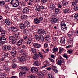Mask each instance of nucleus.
Instances as JSON below:
<instances>
[{
    "label": "nucleus",
    "mask_w": 78,
    "mask_h": 78,
    "mask_svg": "<svg viewBox=\"0 0 78 78\" xmlns=\"http://www.w3.org/2000/svg\"><path fill=\"white\" fill-rule=\"evenodd\" d=\"M36 11H39L41 10V7L39 6H37L35 9Z\"/></svg>",
    "instance_id": "4c0bfd02"
},
{
    "label": "nucleus",
    "mask_w": 78,
    "mask_h": 78,
    "mask_svg": "<svg viewBox=\"0 0 78 78\" xmlns=\"http://www.w3.org/2000/svg\"><path fill=\"white\" fill-rule=\"evenodd\" d=\"M49 78H55L54 76L51 74H49L48 75Z\"/></svg>",
    "instance_id": "09e8293b"
},
{
    "label": "nucleus",
    "mask_w": 78,
    "mask_h": 78,
    "mask_svg": "<svg viewBox=\"0 0 78 78\" xmlns=\"http://www.w3.org/2000/svg\"><path fill=\"white\" fill-rule=\"evenodd\" d=\"M49 59L52 62H54V60L53 59H52L51 58H49Z\"/></svg>",
    "instance_id": "4d7b16f0"
},
{
    "label": "nucleus",
    "mask_w": 78,
    "mask_h": 78,
    "mask_svg": "<svg viewBox=\"0 0 78 78\" xmlns=\"http://www.w3.org/2000/svg\"><path fill=\"white\" fill-rule=\"evenodd\" d=\"M74 10L75 11H78V4L74 6Z\"/></svg>",
    "instance_id": "2f4dec72"
},
{
    "label": "nucleus",
    "mask_w": 78,
    "mask_h": 78,
    "mask_svg": "<svg viewBox=\"0 0 78 78\" xmlns=\"http://www.w3.org/2000/svg\"><path fill=\"white\" fill-rule=\"evenodd\" d=\"M38 54H34V55L33 58L34 59H38V58H39V56L40 58H41L42 59L43 58L44 56H43V54L41 52H39Z\"/></svg>",
    "instance_id": "7ed1b4c3"
},
{
    "label": "nucleus",
    "mask_w": 78,
    "mask_h": 78,
    "mask_svg": "<svg viewBox=\"0 0 78 78\" xmlns=\"http://www.w3.org/2000/svg\"><path fill=\"white\" fill-rule=\"evenodd\" d=\"M44 71H41L40 73V75L41 76H43L44 75Z\"/></svg>",
    "instance_id": "680f3d73"
},
{
    "label": "nucleus",
    "mask_w": 78,
    "mask_h": 78,
    "mask_svg": "<svg viewBox=\"0 0 78 78\" xmlns=\"http://www.w3.org/2000/svg\"><path fill=\"white\" fill-rule=\"evenodd\" d=\"M7 48L9 50H11V47L10 45L8 46L7 47Z\"/></svg>",
    "instance_id": "8fccbe9b"
},
{
    "label": "nucleus",
    "mask_w": 78,
    "mask_h": 78,
    "mask_svg": "<svg viewBox=\"0 0 78 78\" xmlns=\"http://www.w3.org/2000/svg\"><path fill=\"white\" fill-rule=\"evenodd\" d=\"M20 53H23L24 56H26V52L25 51L23 50H21L20 51Z\"/></svg>",
    "instance_id": "473e14b6"
},
{
    "label": "nucleus",
    "mask_w": 78,
    "mask_h": 78,
    "mask_svg": "<svg viewBox=\"0 0 78 78\" xmlns=\"http://www.w3.org/2000/svg\"><path fill=\"white\" fill-rule=\"evenodd\" d=\"M32 71L34 73H36L38 72V69L36 67H32L31 69Z\"/></svg>",
    "instance_id": "ddd939ff"
},
{
    "label": "nucleus",
    "mask_w": 78,
    "mask_h": 78,
    "mask_svg": "<svg viewBox=\"0 0 78 78\" xmlns=\"http://www.w3.org/2000/svg\"><path fill=\"white\" fill-rule=\"evenodd\" d=\"M32 41V38H29V39L27 41L28 44H30L31 43V41Z\"/></svg>",
    "instance_id": "c85d7f7f"
},
{
    "label": "nucleus",
    "mask_w": 78,
    "mask_h": 78,
    "mask_svg": "<svg viewBox=\"0 0 78 78\" xmlns=\"http://www.w3.org/2000/svg\"><path fill=\"white\" fill-rule=\"evenodd\" d=\"M40 38L41 41H44V36H43V35H41L40 37Z\"/></svg>",
    "instance_id": "58836bf2"
},
{
    "label": "nucleus",
    "mask_w": 78,
    "mask_h": 78,
    "mask_svg": "<svg viewBox=\"0 0 78 78\" xmlns=\"http://www.w3.org/2000/svg\"><path fill=\"white\" fill-rule=\"evenodd\" d=\"M0 35L2 37H4V36H6L5 34L3 33H1L0 34Z\"/></svg>",
    "instance_id": "13d9d810"
},
{
    "label": "nucleus",
    "mask_w": 78,
    "mask_h": 78,
    "mask_svg": "<svg viewBox=\"0 0 78 78\" xmlns=\"http://www.w3.org/2000/svg\"><path fill=\"white\" fill-rule=\"evenodd\" d=\"M51 22L52 23H55L58 22V19L55 18H53L51 19Z\"/></svg>",
    "instance_id": "4468645a"
},
{
    "label": "nucleus",
    "mask_w": 78,
    "mask_h": 78,
    "mask_svg": "<svg viewBox=\"0 0 78 78\" xmlns=\"http://www.w3.org/2000/svg\"><path fill=\"white\" fill-rule=\"evenodd\" d=\"M20 69H21V70H22V71H28V68L25 67H21L20 68Z\"/></svg>",
    "instance_id": "6ab92c4d"
},
{
    "label": "nucleus",
    "mask_w": 78,
    "mask_h": 78,
    "mask_svg": "<svg viewBox=\"0 0 78 78\" xmlns=\"http://www.w3.org/2000/svg\"><path fill=\"white\" fill-rule=\"evenodd\" d=\"M44 65H44L42 67V68H43V69L44 68H45V67H48V66H50V65H51V64H50L49 65H46L45 63H44Z\"/></svg>",
    "instance_id": "37998d69"
},
{
    "label": "nucleus",
    "mask_w": 78,
    "mask_h": 78,
    "mask_svg": "<svg viewBox=\"0 0 78 78\" xmlns=\"http://www.w3.org/2000/svg\"><path fill=\"white\" fill-rule=\"evenodd\" d=\"M62 60H59L58 61L57 64H58V65L61 66V65H62Z\"/></svg>",
    "instance_id": "bb28decb"
},
{
    "label": "nucleus",
    "mask_w": 78,
    "mask_h": 78,
    "mask_svg": "<svg viewBox=\"0 0 78 78\" xmlns=\"http://www.w3.org/2000/svg\"><path fill=\"white\" fill-rule=\"evenodd\" d=\"M67 5H68V2L67 1H65L64 2H63L62 3V6H67Z\"/></svg>",
    "instance_id": "5701e85b"
},
{
    "label": "nucleus",
    "mask_w": 78,
    "mask_h": 78,
    "mask_svg": "<svg viewBox=\"0 0 78 78\" xmlns=\"http://www.w3.org/2000/svg\"><path fill=\"white\" fill-rule=\"evenodd\" d=\"M23 33L24 34H25L26 35H27L29 33V31L28 30L26 29L23 30Z\"/></svg>",
    "instance_id": "c756f323"
},
{
    "label": "nucleus",
    "mask_w": 78,
    "mask_h": 78,
    "mask_svg": "<svg viewBox=\"0 0 78 78\" xmlns=\"http://www.w3.org/2000/svg\"><path fill=\"white\" fill-rule=\"evenodd\" d=\"M34 47L36 48H39L41 47V44L38 43H34L33 44Z\"/></svg>",
    "instance_id": "6e6552de"
},
{
    "label": "nucleus",
    "mask_w": 78,
    "mask_h": 78,
    "mask_svg": "<svg viewBox=\"0 0 78 78\" xmlns=\"http://www.w3.org/2000/svg\"><path fill=\"white\" fill-rule=\"evenodd\" d=\"M27 59V57L25 56H22L21 57H18V59L21 62H23L24 61Z\"/></svg>",
    "instance_id": "423d86ee"
},
{
    "label": "nucleus",
    "mask_w": 78,
    "mask_h": 78,
    "mask_svg": "<svg viewBox=\"0 0 78 78\" xmlns=\"http://www.w3.org/2000/svg\"><path fill=\"white\" fill-rule=\"evenodd\" d=\"M21 17L22 19L25 20V19H26L28 17V16L27 15H23Z\"/></svg>",
    "instance_id": "ea45409f"
},
{
    "label": "nucleus",
    "mask_w": 78,
    "mask_h": 78,
    "mask_svg": "<svg viewBox=\"0 0 78 78\" xmlns=\"http://www.w3.org/2000/svg\"><path fill=\"white\" fill-rule=\"evenodd\" d=\"M35 23L36 24H39L40 23V21L37 18H35L34 20Z\"/></svg>",
    "instance_id": "b1692460"
},
{
    "label": "nucleus",
    "mask_w": 78,
    "mask_h": 78,
    "mask_svg": "<svg viewBox=\"0 0 78 78\" xmlns=\"http://www.w3.org/2000/svg\"><path fill=\"white\" fill-rule=\"evenodd\" d=\"M10 53H11V54H12V55H13L12 56H14V57H15V56H14V55L16 54V52L15 50H13L11 51Z\"/></svg>",
    "instance_id": "72a5a7b5"
},
{
    "label": "nucleus",
    "mask_w": 78,
    "mask_h": 78,
    "mask_svg": "<svg viewBox=\"0 0 78 78\" xmlns=\"http://www.w3.org/2000/svg\"><path fill=\"white\" fill-rule=\"evenodd\" d=\"M18 0H12L10 2L12 6L14 5L15 3H16Z\"/></svg>",
    "instance_id": "aec40b11"
},
{
    "label": "nucleus",
    "mask_w": 78,
    "mask_h": 78,
    "mask_svg": "<svg viewBox=\"0 0 78 78\" xmlns=\"http://www.w3.org/2000/svg\"><path fill=\"white\" fill-rule=\"evenodd\" d=\"M25 73L23 72H20L19 74V76H23V75H24Z\"/></svg>",
    "instance_id": "a19ab883"
},
{
    "label": "nucleus",
    "mask_w": 78,
    "mask_h": 78,
    "mask_svg": "<svg viewBox=\"0 0 78 78\" xmlns=\"http://www.w3.org/2000/svg\"><path fill=\"white\" fill-rule=\"evenodd\" d=\"M53 53L55 52H56V51H58V48H57L54 47L52 49Z\"/></svg>",
    "instance_id": "cd10ccee"
},
{
    "label": "nucleus",
    "mask_w": 78,
    "mask_h": 78,
    "mask_svg": "<svg viewBox=\"0 0 78 78\" xmlns=\"http://www.w3.org/2000/svg\"><path fill=\"white\" fill-rule=\"evenodd\" d=\"M22 48L24 49H26V48H27V45H26V44H24L22 46Z\"/></svg>",
    "instance_id": "c03bdc74"
},
{
    "label": "nucleus",
    "mask_w": 78,
    "mask_h": 78,
    "mask_svg": "<svg viewBox=\"0 0 78 78\" xmlns=\"http://www.w3.org/2000/svg\"><path fill=\"white\" fill-rule=\"evenodd\" d=\"M74 34V32L72 33H69V34H68L67 35L70 39L69 41V43H72L73 42V39L75 37V34Z\"/></svg>",
    "instance_id": "f03ea898"
},
{
    "label": "nucleus",
    "mask_w": 78,
    "mask_h": 78,
    "mask_svg": "<svg viewBox=\"0 0 78 78\" xmlns=\"http://www.w3.org/2000/svg\"><path fill=\"white\" fill-rule=\"evenodd\" d=\"M14 57V55H12V56H9L8 57L9 58H10V59H12Z\"/></svg>",
    "instance_id": "e2e57ef3"
},
{
    "label": "nucleus",
    "mask_w": 78,
    "mask_h": 78,
    "mask_svg": "<svg viewBox=\"0 0 78 78\" xmlns=\"http://www.w3.org/2000/svg\"><path fill=\"white\" fill-rule=\"evenodd\" d=\"M34 66H39L40 65V63L39 61H36L34 62Z\"/></svg>",
    "instance_id": "a211bd4d"
},
{
    "label": "nucleus",
    "mask_w": 78,
    "mask_h": 78,
    "mask_svg": "<svg viewBox=\"0 0 78 78\" xmlns=\"http://www.w3.org/2000/svg\"><path fill=\"white\" fill-rule=\"evenodd\" d=\"M76 4H77V3L76 2H73L72 3V6H75L76 5Z\"/></svg>",
    "instance_id": "3c124183"
},
{
    "label": "nucleus",
    "mask_w": 78,
    "mask_h": 78,
    "mask_svg": "<svg viewBox=\"0 0 78 78\" xmlns=\"http://www.w3.org/2000/svg\"><path fill=\"white\" fill-rule=\"evenodd\" d=\"M70 12V10L69 9H65L64 10V13H69Z\"/></svg>",
    "instance_id": "e433bc0d"
},
{
    "label": "nucleus",
    "mask_w": 78,
    "mask_h": 78,
    "mask_svg": "<svg viewBox=\"0 0 78 78\" xmlns=\"http://www.w3.org/2000/svg\"><path fill=\"white\" fill-rule=\"evenodd\" d=\"M44 47L45 48L48 47V45L47 43H45L44 45Z\"/></svg>",
    "instance_id": "774afa93"
},
{
    "label": "nucleus",
    "mask_w": 78,
    "mask_h": 78,
    "mask_svg": "<svg viewBox=\"0 0 78 78\" xmlns=\"http://www.w3.org/2000/svg\"><path fill=\"white\" fill-rule=\"evenodd\" d=\"M45 41L47 43H50L51 41V38H50V36L47 35L45 37Z\"/></svg>",
    "instance_id": "0eeeda50"
},
{
    "label": "nucleus",
    "mask_w": 78,
    "mask_h": 78,
    "mask_svg": "<svg viewBox=\"0 0 78 78\" xmlns=\"http://www.w3.org/2000/svg\"><path fill=\"white\" fill-rule=\"evenodd\" d=\"M66 42V38L65 37H62L61 38L60 43L62 44H64Z\"/></svg>",
    "instance_id": "1a4fd4ad"
},
{
    "label": "nucleus",
    "mask_w": 78,
    "mask_h": 78,
    "mask_svg": "<svg viewBox=\"0 0 78 78\" xmlns=\"http://www.w3.org/2000/svg\"><path fill=\"white\" fill-rule=\"evenodd\" d=\"M3 66V68L5 70L7 71V72L9 71V67L8 66L6 65V64H4Z\"/></svg>",
    "instance_id": "f8f14e48"
},
{
    "label": "nucleus",
    "mask_w": 78,
    "mask_h": 78,
    "mask_svg": "<svg viewBox=\"0 0 78 78\" xmlns=\"http://www.w3.org/2000/svg\"><path fill=\"white\" fill-rule=\"evenodd\" d=\"M68 52L69 53H72L73 52V50H69L68 51Z\"/></svg>",
    "instance_id": "69168bd1"
},
{
    "label": "nucleus",
    "mask_w": 78,
    "mask_h": 78,
    "mask_svg": "<svg viewBox=\"0 0 78 78\" xmlns=\"http://www.w3.org/2000/svg\"><path fill=\"white\" fill-rule=\"evenodd\" d=\"M16 41H17L16 40H14V39H13L12 41V44H16V42H17Z\"/></svg>",
    "instance_id": "6e6d98bb"
},
{
    "label": "nucleus",
    "mask_w": 78,
    "mask_h": 78,
    "mask_svg": "<svg viewBox=\"0 0 78 78\" xmlns=\"http://www.w3.org/2000/svg\"><path fill=\"white\" fill-rule=\"evenodd\" d=\"M22 12L23 13H28L29 12V9L27 7L23 9Z\"/></svg>",
    "instance_id": "9d476101"
},
{
    "label": "nucleus",
    "mask_w": 78,
    "mask_h": 78,
    "mask_svg": "<svg viewBox=\"0 0 78 78\" xmlns=\"http://www.w3.org/2000/svg\"><path fill=\"white\" fill-rule=\"evenodd\" d=\"M60 25H61V28L62 31H65L66 30V28H67V26L66 23L64 21L61 22L60 23Z\"/></svg>",
    "instance_id": "20e7f679"
},
{
    "label": "nucleus",
    "mask_w": 78,
    "mask_h": 78,
    "mask_svg": "<svg viewBox=\"0 0 78 78\" xmlns=\"http://www.w3.org/2000/svg\"><path fill=\"white\" fill-rule=\"evenodd\" d=\"M2 49L4 51H6V46H4L2 47Z\"/></svg>",
    "instance_id": "603ef678"
},
{
    "label": "nucleus",
    "mask_w": 78,
    "mask_h": 78,
    "mask_svg": "<svg viewBox=\"0 0 78 78\" xmlns=\"http://www.w3.org/2000/svg\"><path fill=\"white\" fill-rule=\"evenodd\" d=\"M75 20H78V14H76L74 16Z\"/></svg>",
    "instance_id": "a18cd8bd"
},
{
    "label": "nucleus",
    "mask_w": 78,
    "mask_h": 78,
    "mask_svg": "<svg viewBox=\"0 0 78 78\" xmlns=\"http://www.w3.org/2000/svg\"><path fill=\"white\" fill-rule=\"evenodd\" d=\"M55 12L56 14L58 13L59 12V9L58 8H56L55 10Z\"/></svg>",
    "instance_id": "49530a36"
},
{
    "label": "nucleus",
    "mask_w": 78,
    "mask_h": 78,
    "mask_svg": "<svg viewBox=\"0 0 78 78\" xmlns=\"http://www.w3.org/2000/svg\"><path fill=\"white\" fill-rule=\"evenodd\" d=\"M13 68V69H15L16 68V67H17V65L16 64H14L12 65L11 66Z\"/></svg>",
    "instance_id": "79ce46f5"
},
{
    "label": "nucleus",
    "mask_w": 78,
    "mask_h": 78,
    "mask_svg": "<svg viewBox=\"0 0 78 78\" xmlns=\"http://www.w3.org/2000/svg\"><path fill=\"white\" fill-rule=\"evenodd\" d=\"M63 56L66 58V59H67L68 58V56L67 54H65L63 55Z\"/></svg>",
    "instance_id": "864d4df0"
},
{
    "label": "nucleus",
    "mask_w": 78,
    "mask_h": 78,
    "mask_svg": "<svg viewBox=\"0 0 78 78\" xmlns=\"http://www.w3.org/2000/svg\"><path fill=\"white\" fill-rule=\"evenodd\" d=\"M5 57H3L0 58V61H5Z\"/></svg>",
    "instance_id": "5fc2aeb1"
},
{
    "label": "nucleus",
    "mask_w": 78,
    "mask_h": 78,
    "mask_svg": "<svg viewBox=\"0 0 78 78\" xmlns=\"http://www.w3.org/2000/svg\"><path fill=\"white\" fill-rule=\"evenodd\" d=\"M35 76L33 75L30 76H28V78H35Z\"/></svg>",
    "instance_id": "052dcab7"
},
{
    "label": "nucleus",
    "mask_w": 78,
    "mask_h": 78,
    "mask_svg": "<svg viewBox=\"0 0 78 78\" xmlns=\"http://www.w3.org/2000/svg\"><path fill=\"white\" fill-rule=\"evenodd\" d=\"M23 42V40L22 39L20 40L17 43V45L18 46H20V45H22V44Z\"/></svg>",
    "instance_id": "2eb2a0df"
},
{
    "label": "nucleus",
    "mask_w": 78,
    "mask_h": 78,
    "mask_svg": "<svg viewBox=\"0 0 78 78\" xmlns=\"http://www.w3.org/2000/svg\"><path fill=\"white\" fill-rule=\"evenodd\" d=\"M5 2L4 1H0V6H3V5H5Z\"/></svg>",
    "instance_id": "7c9ffc66"
},
{
    "label": "nucleus",
    "mask_w": 78,
    "mask_h": 78,
    "mask_svg": "<svg viewBox=\"0 0 78 78\" xmlns=\"http://www.w3.org/2000/svg\"><path fill=\"white\" fill-rule=\"evenodd\" d=\"M53 71L54 72H55V73H58V70L56 69H53Z\"/></svg>",
    "instance_id": "0e129e2a"
},
{
    "label": "nucleus",
    "mask_w": 78,
    "mask_h": 78,
    "mask_svg": "<svg viewBox=\"0 0 78 78\" xmlns=\"http://www.w3.org/2000/svg\"><path fill=\"white\" fill-rule=\"evenodd\" d=\"M37 32L39 34H45L47 33V32L46 31L42 29H38L37 30Z\"/></svg>",
    "instance_id": "39448f33"
},
{
    "label": "nucleus",
    "mask_w": 78,
    "mask_h": 78,
    "mask_svg": "<svg viewBox=\"0 0 78 78\" xmlns=\"http://www.w3.org/2000/svg\"><path fill=\"white\" fill-rule=\"evenodd\" d=\"M20 4L23 5V6H25V2L24 1L21 0L20 1Z\"/></svg>",
    "instance_id": "c9c22d12"
},
{
    "label": "nucleus",
    "mask_w": 78,
    "mask_h": 78,
    "mask_svg": "<svg viewBox=\"0 0 78 78\" xmlns=\"http://www.w3.org/2000/svg\"><path fill=\"white\" fill-rule=\"evenodd\" d=\"M51 67H52V70H53V69H55L56 68V67L55 66H51Z\"/></svg>",
    "instance_id": "338daca9"
},
{
    "label": "nucleus",
    "mask_w": 78,
    "mask_h": 78,
    "mask_svg": "<svg viewBox=\"0 0 78 78\" xmlns=\"http://www.w3.org/2000/svg\"><path fill=\"white\" fill-rule=\"evenodd\" d=\"M44 63H45V64H46V65H49V64H50V62H49L47 61H46Z\"/></svg>",
    "instance_id": "bf43d9fd"
},
{
    "label": "nucleus",
    "mask_w": 78,
    "mask_h": 78,
    "mask_svg": "<svg viewBox=\"0 0 78 78\" xmlns=\"http://www.w3.org/2000/svg\"><path fill=\"white\" fill-rule=\"evenodd\" d=\"M0 40L2 42H3L4 43L6 42V38L5 37H2L0 38Z\"/></svg>",
    "instance_id": "dca6fc26"
},
{
    "label": "nucleus",
    "mask_w": 78,
    "mask_h": 78,
    "mask_svg": "<svg viewBox=\"0 0 78 78\" xmlns=\"http://www.w3.org/2000/svg\"><path fill=\"white\" fill-rule=\"evenodd\" d=\"M31 50L32 51V53H36V50L34 48H31Z\"/></svg>",
    "instance_id": "f704fd0d"
},
{
    "label": "nucleus",
    "mask_w": 78,
    "mask_h": 78,
    "mask_svg": "<svg viewBox=\"0 0 78 78\" xmlns=\"http://www.w3.org/2000/svg\"><path fill=\"white\" fill-rule=\"evenodd\" d=\"M35 38H36L37 41H39L40 40V37H39V36L37 35H36L35 36Z\"/></svg>",
    "instance_id": "a878e982"
},
{
    "label": "nucleus",
    "mask_w": 78,
    "mask_h": 78,
    "mask_svg": "<svg viewBox=\"0 0 78 78\" xmlns=\"http://www.w3.org/2000/svg\"><path fill=\"white\" fill-rule=\"evenodd\" d=\"M5 23L7 25H9L11 24V20H6V19L5 20Z\"/></svg>",
    "instance_id": "412c9836"
},
{
    "label": "nucleus",
    "mask_w": 78,
    "mask_h": 78,
    "mask_svg": "<svg viewBox=\"0 0 78 78\" xmlns=\"http://www.w3.org/2000/svg\"><path fill=\"white\" fill-rule=\"evenodd\" d=\"M11 30L12 31L16 32V31H18L19 30V29L17 28V27H11Z\"/></svg>",
    "instance_id": "9b49d317"
},
{
    "label": "nucleus",
    "mask_w": 78,
    "mask_h": 78,
    "mask_svg": "<svg viewBox=\"0 0 78 78\" xmlns=\"http://www.w3.org/2000/svg\"><path fill=\"white\" fill-rule=\"evenodd\" d=\"M55 8V5L52 3H51L50 4V9H53L54 8Z\"/></svg>",
    "instance_id": "393cba45"
},
{
    "label": "nucleus",
    "mask_w": 78,
    "mask_h": 78,
    "mask_svg": "<svg viewBox=\"0 0 78 78\" xmlns=\"http://www.w3.org/2000/svg\"><path fill=\"white\" fill-rule=\"evenodd\" d=\"M8 55H9V53L8 52L6 53L4 55V57H5V58L8 57Z\"/></svg>",
    "instance_id": "de8ad7c7"
},
{
    "label": "nucleus",
    "mask_w": 78,
    "mask_h": 78,
    "mask_svg": "<svg viewBox=\"0 0 78 78\" xmlns=\"http://www.w3.org/2000/svg\"><path fill=\"white\" fill-rule=\"evenodd\" d=\"M19 5V1H17L16 2V3L15 4L13 5L12 6L14 7V8H17Z\"/></svg>",
    "instance_id": "f3484780"
},
{
    "label": "nucleus",
    "mask_w": 78,
    "mask_h": 78,
    "mask_svg": "<svg viewBox=\"0 0 78 78\" xmlns=\"http://www.w3.org/2000/svg\"><path fill=\"white\" fill-rule=\"evenodd\" d=\"M30 25V22L28 21H27L23 23H21L20 26V28L22 30H23L25 28H27L29 27Z\"/></svg>",
    "instance_id": "f257e3e1"
},
{
    "label": "nucleus",
    "mask_w": 78,
    "mask_h": 78,
    "mask_svg": "<svg viewBox=\"0 0 78 78\" xmlns=\"http://www.w3.org/2000/svg\"><path fill=\"white\" fill-rule=\"evenodd\" d=\"M13 39H14V37L12 36H9L8 38V40L9 42H12Z\"/></svg>",
    "instance_id": "4be33fe9"
}]
</instances>
